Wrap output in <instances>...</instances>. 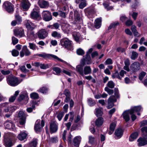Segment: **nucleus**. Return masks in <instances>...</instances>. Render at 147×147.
I'll return each mask as SVG.
<instances>
[{"label":"nucleus","mask_w":147,"mask_h":147,"mask_svg":"<svg viewBox=\"0 0 147 147\" xmlns=\"http://www.w3.org/2000/svg\"><path fill=\"white\" fill-rule=\"evenodd\" d=\"M7 83L9 85L15 86L18 85L22 81V79H18V78L13 76H8L7 79Z\"/></svg>","instance_id":"f257e3e1"},{"label":"nucleus","mask_w":147,"mask_h":147,"mask_svg":"<svg viewBox=\"0 0 147 147\" xmlns=\"http://www.w3.org/2000/svg\"><path fill=\"white\" fill-rule=\"evenodd\" d=\"M60 43L62 46L68 50H71L73 49L71 41L67 38L61 39L60 40Z\"/></svg>","instance_id":"f03ea898"},{"label":"nucleus","mask_w":147,"mask_h":147,"mask_svg":"<svg viewBox=\"0 0 147 147\" xmlns=\"http://www.w3.org/2000/svg\"><path fill=\"white\" fill-rule=\"evenodd\" d=\"M42 17L45 21H50L52 19V16L51 12L48 11H44L42 12Z\"/></svg>","instance_id":"7ed1b4c3"},{"label":"nucleus","mask_w":147,"mask_h":147,"mask_svg":"<svg viewBox=\"0 0 147 147\" xmlns=\"http://www.w3.org/2000/svg\"><path fill=\"white\" fill-rule=\"evenodd\" d=\"M3 7L9 13H11L14 10L13 5L11 3L8 1H5L3 4Z\"/></svg>","instance_id":"20e7f679"},{"label":"nucleus","mask_w":147,"mask_h":147,"mask_svg":"<svg viewBox=\"0 0 147 147\" xmlns=\"http://www.w3.org/2000/svg\"><path fill=\"white\" fill-rule=\"evenodd\" d=\"M74 22L75 24H79L82 23L83 21L81 17L78 13L77 11H74Z\"/></svg>","instance_id":"39448f33"},{"label":"nucleus","mask_w":147,"mask_h":147,"mask_svg":"<svg viewBox=\"0 0 147 147\" xmlns=\"http://www.w3.org/2000/svg\"><path fill=\"white\" fill-rule=\"evenodd\" d=\"M37 35L39 38L43 39L48 36V33L45 29H42L37 32Z\"/></svg>","instance_id":"423d86ee"},{"label":"nucleus","mask_w":147,"mask_h":147,"mask_svg":"<svg viewBox=\"0 0 147 147\" xmlns=\"http://www.w3.org/2000/svg\"><path fill=\"white\" fill-rule=\"evenodd\" d=\"M50 132L53 133L56 132L58 129V123L56 121L52 122L50 124Z\"/></svg>","instance_id":"0eeeda50"},{"label":"nucleus","mask_w":147,"mask_h":147,"mask_svg":"<svg viewBox=\"0 0 147 147\" xmlns=\"http://www.w3.org/2000/svg\"><path fill=\"white\" fill-rule=\"evenodd\" d=\"M116 100L114 96H111L108 100L107 108L109 109L112 107L114 106V102H116Z\"/></svg>","instance_id":"6e6552de"},{"label":"nucleus","mask_w":147,"mask_h":147,"mask_svg":"<svg viewBox=\"0 0 147 147\" xmlns=\"http://www.w3.org/2000/svg\"><path fill=\"white\" fill-rule=\"evenodd\" d=\"M18 116L20 118L19 123L20 125H23L25 122L26 117L24 112L20 111L18 114Z\"/></svg>","instance_id":"1a4fd4ad"},{"label":"nucleus","mask_w":147,"mask_h":147,"mask_svg":"<svg viewBox=\"0 0 147 147\" xmlns=\"http://www.w3.org/2000/svg\"><path fill=\"white\" fill-rule=\"evenodd\" d=\"M140 64L138 62H136L133 63L130 67L131 69L134 72L138 71L140 69Z\"/></svg>","instance_id":"9d476101"},{"label":"nucleus","mask_w":147,"mask_h":147,"mask_svg":"<svg viewBox=\"0 0 147 147\" xmlns=\"http://www.w3.org/2000/svg\"><path fill=\"white\" fill-rule=\"evenodd\" d=\"M14 35L16 36H19L20 37H22L25 36L24 30L22 28L14 30Z\"/></svg>","instance_id":"9b49d317"},{"label":"nucleus","mask_w":147,"mask_h":147,"mask_svg":"<svg viewBox=\"0 0 147 147\" xmlns=\"http://www.w3.org/2000/svg\"><path fill=\"white\" fill-rule=\"evenodd\" d=\"M21 4L22 8L25 11L28 10L30 5L28 0H22Z\"/></svg>","instance_id":"f8f14e48"},{"label":"nucleus","mask_w":147,"mask_h":147,"mask_svg":"<svg viewBox=\"0 0 147 147\" xmlns=\"http://www.w3.org/2000/svg\"><path fill=\"white\" fill-rule=\"evenodd\" d=\"M123 134V131L121 129H117L116 130L115 132V137L116 139H118L122 136Z\"/></svg>","instance_id":"ddd939ff"},{"label":"nucleus","mask_w":147,"mask_h":147,"mask_svg":"<svg viewBox=\"0 0 147 147\" xmlns=\"http://www.w3.org/2000/svg\"><path fill=\"white\" fill-rule=\"evenodd\" d=\"M138 146L139 147L144 146L147 144V140L142 138H140L138 140Z\"/></svg>","instance_id":"4468645a"},{"label":"nucleus","mask_w":147,"mask_h":147,"mask_svg":"<svg viewBox=\"0 0 147 147\" xmlns=\"http://www.w3.org/2000/svg\"><path fill=\"white\" fill-rule=\"evenodd\" d=\"M30 16L31 18L34 20H36L40 18V15L39 12L34 11L31 12L30 14Z\"/></svg>","instance_id":"2eb2a0df"},{"label":"nucleus","mask_w":147,"mask_h":147,"mask_svg":"<svg viewBox=\"0 0 147 147\" xmlns=\"http://www.w3.org/2000/svg\"><path fill=\"white\" fill-rule=\"evenodd\" d=\"M62 28L63 31L67 34L69 32L71 26L68 24L64 23L62 24Z\"/></svg>","instance_id":"dca6fc26"},{"label":"nucleus","mask_w":147,"mask_h":147,"mask_svg":"<svg viewBox=\"0 0 147 147\" xmlns=\"http://www.w3.org/2000/svg\"><path fill=\"white\" fill-rule=\"evenodd\" d=\"M26 25L27 28L31 30L34 29L36 27V25L28 20L26 21Z\"/></svg>","instance_id":"f3484780"},{"label":"nucleus","mask_w":147,"mask_h":147,"mask_svg":"<svg viewBox=\"0 0 147 147\" xmlns=\"http://www.w3.org/2000/svg\"><path fill=\"white\" fill-rule=\"evenodd\" d=\"M38 3L40 7L42 8L46 7L49 5L48 2L43 0H39Z\"/></svg>","instance_id":"a211bd4d"},{"label":"nucleus","mask_w":147,"mask_h":147,"mask_svg":"<svg viewBox=\"0 0 147 147\" xmlns=\"http://www.w3.org/2000/svg\"><path fill=\"white\" fill-rule=\"evenodd\" d=\"M81 137L80 136L76 137L74 138L73 143L74 145L76 147H78L81 140Z\"/></svg>","instance_id":"6ab92c4d"},{"label":"nucleus","mask_w":147,"mask_h":147,"mask_svg":"<svg viewBox=\"0 0 147 147\" xmlns=\"http://www.w3.org/2000/svg\"><path fill=\"white\" fill-rule=\"evenodd\" d=\"M5 126L7 129H10L11 128L14 129L15 125L12 123L11 121H7L5 123Z\"/></svg>","instance_id":"aec40b11"},{"label":"nucleus","mask_w":147,"mask_h":147,"mask_svg":"<svg viewBox=\"0 0 147 147\" xmlns=\"http://www.w3.org/2000/svg\"><path fill=\"white\" fill-rule=\"evenodd\" d=\"M92 69L90 66H86L84 69V75L90 74L91 73Z\"/></svg>","instance_id":"412c9836"},{"label":"nucleus","mask_w":147,"mask_h":147,"mask_svg":"<svg viewBox=\"0 0 147 147\" xmlns=\"http://www.w3.org/2000/svg\"><path fill=\"white\" fill-rule=\"evenodd\" d=\"M129 114H130V110L125 111L123 114V117L126 121H128L129 120Z\"/></svg>","instance_id":"4be33fe9"},{"label":"nucleus","mask_w":147,"mask_h":147,"mask_svg":"<svg viewBox=\"0 0 147 147\" xmlns=\"http://www.w3.org/2000/svg\"><path fill=\"white\" fill-rule=\"evenodd\" d=\"M27 136V134L26 133L22 131L19 134L18 137L20 140L22 141L25 139Z\"/></svg>","instance_id":"5701e85b"},{"label":"nucleus","mask_w":147,"mask_h":147,"mask_svg":"<svg viewBox=\"0 0 147 147\" xmlns=\"http://www.w3.org/2000/svg\"><path fill=\"white\" fill-rule=\"evenodd\" d=\"M76 70L83 77L84 76V70L83 66L81 65H79L76 67Z\"/></svg>","instance_id":"b1692460"},{"label":"nucleus","mask_w":147,"mask_h":147,"mask_svg":"<svg viewBox=\"0 0 147 147\" xmlns=\"http://www.w3.org/2000/svg\"><path fill=\"white\" fill-rule=\"evenodd\" d=\"M142 109L141 107L140 106H138L134 107L130 110L131 114L134 113L135 112H139L141 111Z\"/></svg>","instance_id":"393cba45"},{"label":"nucleus","mask_w":147,"mask_h":147,"mask_svg":"<svg viewBox=\"0 0 147 147\" xmlns=\"http://www.w3.org/2000/svg\"><path fill=\"white\" fill-rule=\"evenodd\" d=\"M32 107H30L27 109V111L28 113L32 112L33 109H35V106L37 105V102L35 101H33L32 102Z\"/></svg>","instance_id":"a878e982"},{"label":"nucleus","mask_w":147,"mask_h":147,"mask_svg":"<svg viewBox=\"0 0 147 147\" xmlns=\"http://www.w3.org/2000/svg\"><path fill=\"white\" fill-rule=\"evenodd\" d=\"M138 133L135 132L132 134L129 138V140L130 142H132L135 140L138 137Z\"/></svg>","instance_id":"bb28decb"},{"label":"nucleus","mask_w":147,"mask_h":147,"mask_svg":"<svg viewBox=\"0 0 147 147\" xmlns=\"http://www.w3.org/2000/svg\"><path fill=\"white\" fill-rule=\"evenodd\" d=\"M5 146L7 147H11L13 145L11 139H5L4 140Z\"/></svg>","instance_id":"cd10ccee"},{"label":"nucleus","mask_w":147,"mask_h":147,"mask_svg":"<svg viewBox=\"0 0 147 147\" xmlns=\"http://www.w3.org/2000/svg\"><path fill=\"white\" fill-rule=\"evenodd\" d=\"M73 36L76 42H78L81 37L80 33L77 32H73Z\"/></svg>","instance_id":"c85d7f7f"},{"label":"nucleus","mask_w":147,"mask_h":147,"mask_svg":"<svg viewBox=\"0 0 147 147\" xmlns=\"http://www.w3.org/2000/svg\"><path fill=\"white\" fill-rule=\"evenodd\" d=\"M40 121H36L34 129L36 132H39L41 130V127L40 126Z\"/></svg>","instance_id":"c756f323"},{"label":"nucleus","mask_w":147,"mask_h":147,"mask_svg":"<svg viewBox=\"0 0 147 147\" xmlns=\"http://www.w3.org/2000/svg\"><path fill=\"white\" fill-rule=\"evenodd\" d=\"M116 125V124L115 122L112 123L111 124L110 127V130L109 132V135H111L113 132Z\"/></svg>","instance_id":"7c9ffc66"},{"label":"nucleus","mask_w":147,"mask_h":147,"mask_svg":"<svg viewBox=\"0 0 147 147\" xmlns=\"http://www.w3.org/2000/svg\"><path fill=\"white\" fill-rule=\"evenodd\" d=\"M103 119L102 117H99L95 122V124L98 127L101 125L103 123Z\"/></svg>","instance_id":"2f4dec72"},{"label":"nucleus","mask_w":147,"mask_h":147,"mask_svg":"<svg viewBox=\"0 0 147 147\" xmlns=\"http://www.w3.org/2000/svg\"><path fill=\"white\" fill-rule=\"evenodd\" d=\"M95 26L96 28H99L101 26V18H97L95 21Z\"/></svg>","instance_id":"473e14b6"},{"label":"nucleus","mask_w":147,"mask_h":147,"mask_svg":"<svg viewBox=\"0 0 147 147\" xmlns=\"http://www.w3.org/2000/svg\"><path fill=\"white\" fill-rule=\"evenodd\" d=\"M51 36L53 37L57 38H60L61 37V34L57 31H55L52 32Z\"/></svg>","instance_id":"72a5a7b5"},{"label":"nucleus","mask_w":147,"mask_h":147,"mask_svg":"<svg viewBox=\"0 0 147 147\" xmlns=\"http://www.w3.org/2000/svg\"><path fill=\"white\" fill-rule=\"evenodd\" d=\"M19 93V91H16L14 95L12 96H11V97L9 98V102H13L16 98L17 96L18 95Z\"/></svg>","instance_id":"f704fd0d"},{"label":"nucleus","mask_w":147,"mask_h":147,"mask_svg":"<svg viewBox=\"0 0 147 147\" xmlns=\"http://www.w3.org/2000/svg\"><path fill=\"white\" fill-rule=\"evenodd\" d=\"M26 56H28L30 55L31 53L28 49L27 47L26 46H23L22 49Z\"/></svg>","instance_id":"c9c22d12"},{"label":"nucleus","mask_w":147,"mask_h":147,"mask_svg":"<svg viewBox=\"0 0 147 147\" xmlns=\"http://www.w3.org/2000/svg\"><path fill=\"white\" fill-rule=\"evenodd\" d=\"M37 143V139L34 138L30 144V147H36Z\"/></svg>","instance_id":"e433bc0d"},{"label":"nucleus","mask_w":147,"mask_h":147,"mask_svg":"<svg viewBox=\"0 0 147 147\" xmlns=\"http://www.w3.org/2000/svg\"><path fill=\"white\" fill-rule=\"evenodd\" d=\"M85 61L87 64H90L91 63V59L89 55H86Z\"/></svg>","instance_id":"4c0bfd02"},{"label":"nucleus","mask_w":147,"mask_h":147,"mask_svg":"<svg viewBox=\"0 0 147 147\" xmlns=\"http://www.w3.org/2000/svg\"><path fill=\"white\" fill-rule=\"evenodd\" d=\"M84 78L88 80H91V81L94 83H95L96 82L95 80L92 78V77L90 76H85L84 75V77H83Z\"/></svg>","instance_id":"58836bf2"},{"label":"nucleus","mask_w":147,"mask_h":147,"mask_svg":"<svg viewBox=\"0 0 147 147\" xmlns=\"http://www.w3.org/2000/svg\"><path fill=\"white\" fill-rule=\"evenodd\" d=\"M138 54L136 52L132 51L131 58L132 59L134 60L138 57Z\"/></svg>","instance_id":"ea45409f"},{"label":"nucleus","mask_w":147,"mask_h":147,"mask_svg":"<svg viewBox=\"0 0 147 147\" xmlns=\"http://www.w3.org/2000/svg\"><path fill=\"white\" fill-rule=\"evenodd\" d=\"M88 143L92 144H93L95 141V138L94 137L92 136H88Z\"/></svg>","instance_id":"a19ab883"},{"label":"nucleus","mask_w":147,"mask_h":147,"mask_svg":"<svg viewBox=\"0 0 147 147\" xmlns=\"http://www.w3.org/2000/svg\"><path fill=\"white\" fill-rule=\"evenodd\" d=\"M88 103L90 106H93L95 104V101L91 98H89L88 100Z\"/></svg>","instance_id":"79ce46f5"},{"label":"nucleus","mask_w":147,"mask_h":147,"mask_svg":"<svg viewBox=\"0 0 147 147\" xmlns=\"http://www.w3.org/2000/svg\"><path fill=\"white\" fill-rule=\"evenodd\" d=\"M112 77L113 78H117L119 80H121V77L120 76L119 74L118 71H116L112 75Z\"/></svg>","instance_id":"37998d69"},{"label":"nucleus","mask_w":147,"mask_h":147,"mask_svg":"<svg viewBox=\"0 0 147 147\" xmlns=\"http://www.w3.org/2000/svg\"><path fill=\"white\" fill-rule=\"evenodd\" d=\"M86 6V1L85 0H84L80 4L79 7L80 9H83Z\"/></svg>","instance_id":"c03bdc74"},{"label":"nucleus","mask_w":147,"mask_h":147,"mask_svg":"<svg viewBox=\"0 0 147 147\" xmlns=\"http://www.w3.org/2000/svg\"><path fill=\"white\" fill-rule=\"evenodd\" d=\"M107 85V87L111 88H113L115 86V84L112 81H110L108 82Z\"/></svg>","instance_id":"a18cd8bd"},{"label":"nucleus","mask_w":147,"mask_h":147,"mask_svg":"<svg viewBox=\"0 0 147 147\" xmlns=\"http://www.w3.org/2000/svg\"><path fill=\"white\" fill-rule=\"evenodd\" d=\"M48 88L46 87H42L39 89L38 91L42 93H46L48 91Z\"/></svg>","instance_id":"49530a36"},{"label":"nucleus","mask_w":147,"mask_h":147,"mask_svg":"<svg viewBox=\"0 0 147 147\" xmlns=\"http://www.w3.org/2000/svg\"><path fill=\"white\" fill-rule=\"evenodd\" d=\"M146 73L144 71H142L139 74V79L140 80H142L144 76L146 75Z\"/></svg>","instance_id":"de8ad7c7"},{"label":"nucleus","mask_w":147,"mask_h":147,"mask_svg":"<svg viewBox=\"0 0 147 147\" xmlns=\"http://www.w3.org/2000/svg\"><path fill=\"white\" fill-rule=\"evenodd\" d=\"M96 114L97 117L101 116L102 115L103 113L101 109H96Z\"/></svg>","instance_id":"09e8293b"},{"label":"nucleus","mask_w":147,"mask_h":147,"mask_svg":"<svg viewBox=\"0 0 147 147\" xmlns=\"http://www.w3.org/2000/svg\"><path fill=\"white\" fill-rule=\"evenodd\" d=\"M76 52L78 55H82L84 54V51L81 48H79L77 49Z\"/></svg>","instance_id":"8fccbe9b"},{"label":"nucleus","mask_w":147,"mask_h":147,"mask_svg":"<svg viewBox=\"0 0 147 147\" xmlns=\"http://www.w3.org/2000/svg\"><path fill=\"white\" fill-rule=\"evenodd\" d=\"M105 90L109 95H111L113 93V90L112 89H110L108 87H106Z\"/></svg>","instance_id":"3c124183"},{"label":"nucleus","mask_w":147,"mask_h":147,"mask_svg":"<svg viewBox=\"0 0 147 147\" xmlns=\"http://www.w3.org/2000/svg\"><path fill=\"white\" fill-rule=\"evenodd\" d=\"M119 23L118 22H113L110 25L109 27L108 28L109 29H110L113 28H114L115 26L119 25Z\"/></svg>","instance_id":"603ef678"},{"label":"nucleus","mask_w":147,"mask_h":147,"mask_svg":"<svg viewBox=\"0 0 147 147\" xmlns=\"http://www.w3.org/2000/svg\"><path fill=\"white\" fill-rule=\"evenodd\" d=\"M16 20L20 24L22 21V18L18 14H16L15 16Z\"/></svg>","instance_id":"864d4df0"},{"label":"nucleus","mask_w":147,"mask_h":147,"mask_svg":"<svg viewBox=\"0 0 147 147\" xmlns=\"http://www.w3.org/2000/svg\"><path fill=\"white\" fill-rule=\"evenodd\" d=\"M25 98H26V100H27L28 97L24 95L23 94H21L18 98V100L19 101H20Z\"/></svg>","instance_id":"5fc2aeb1"},{"label":"nucleus","mask_w":147,"mask_h":147,"mask_svg":"<svg viewBox=\"0 0 147 147\" xmlns=\"http://www.w3.org/2000/svg\"><path fill=\"white\" fill-rule=\"evenodd\" d=\"M30 96L31 98L33 99H37L38 97V94L36 93H31L30 94Z\"/></svg>","instance_id":"6e6d98bb"},{"label":"nucleus","mask_w":147,"mask_h":147,"mask_svg":"<svg viewBox=\"0 0 147 147\" xmlns=\"http://www.w3.org/2000/svg\"><path fill=\"white\" fill-rule=\"evenodd\" d=\"M12 55L14 57H16L18 55L19 52L16 49H13L11 51Z\"/></svg>","instance_id":"4d7b16f0"},{"label":"nucleus","mask_w":147,"mask_h":147,"mask_svg":"<svg viewBox=\"0 0 147 147\" xmlns=\"http://www.w3.org/2000/svg\"><path fill=\"white\" fill-rule=\"evenodd\" d=\"M114 94H115V96H114L115 97V96L117 98H118L119 97V90L118 88H115L114 89Z\"/></svg>","instance_id":"13d9d810"},{"label":"nucleus","mask_w":147,"mask_h":147,"mask_svg":"<svg viewBox=\"0 0 147 147\" xmlns=\"http://www.w3.org/2000/svg\"><path fill=\"white\" fill-rule=\"evenodd\" d=\"M29 47L30 48L33 50H35L36 49V45L33 43H29Z\"/></svg>","instance_id":"bf43d9fd"},{"label":"nucleus","mask_w":147,"mask_h":147,"mask_svg":"<svg viewBox=\"0 0 147 147\" xmlns=\"http://www.w3.org/2000/svg\"><path fill=\"white\" fill-rule=\"evenodd\" d=\"M53 69L54 71L56 72L57 74H59L61 71V69L58 67H54L53 68Z\"/></svg>","instance_id":"052dcab7"},{"label":"nucleus","mask_w":147,"mask_h":147,"mask_svg":"<svg viewBox=\"0 0 147 147\" xmlns=\"http://www.w3.org/2000/svg\"><path fill=\"white\" fill-rule=\"evenodd\" d=\"M50 56L56 60L61 61L63 63L65 62V61H64L59 58L57 56L55 55H50Z\"/></svg>","instance_id":"680f3d73"},{"label":"nucleus","mask_w":147,"mask_h":147,"mask_svg":"<svg viewBox=\"0 0 147 147\" xmlns=\"http://www.w3.org/2000/svg\"><path fill=\"white\" fill-rule=\"evenodd\" d=\"M40 67L43 69H46L49 67V65L48 64H41Z\"/></svg>","instance_id":"e2e57ef3"},{"label":"nucleus","mask_w":147,"mask_h":147,"mask_svg":"<svg viewBox=\"0 0 147 147\" xmlns=\"http://www.w3.org/2000/svg\"><path fill=\"white\" fill-rule=\"evenodd\" d=\"M57 141V137H52L50 138L49 140V142L51 143H56Z\"/></svg>","instance_id":"0e129e2a"},{"label":"nucleus","mask_w":147,"mask_h":147,"mask_svg":"<svg viewBox=\"0 0 147 147\" xmlns=\"http://www.w3.org/2000/svg\"><path fill=\"white\" fill-rule=\"evenodd\" d=\"M64 113L62 112L59 113L57 116V117L58 120L60 121L62 119L63 116L64 115Z\"/></svg>","instance_id":"69168bd1"},{"label":"nucleus","mask_w":147,"mask_h":147,"mask_svg":"<svg viewBox=\"0 0 147 147\" xmlns=\"http://www.w3.org/2000/svg\"><path fill=\"white\" fill-rule=\"evenodd\" d=\"M113 63L112 60L110 58H109L107 59L105 62V64L106 65H110Z\"/></svg>","instance_id":"338daca9"},{"label":"nucleus","mask_w":147,"mask_h":147,"mask_svg":"<svg viewBox=\"0 0 147 147\" xmlns=\"http://www.w3.org/2000/svg\"><path fill=\"white\" fill-rule=\"evenodd\" d=\"M20 70L23 72L26 73L28 72L29 70L27 69L24 66H21L20 68Z\"/></svg>","instance_id":"774afa93"}]
</instances>
